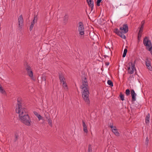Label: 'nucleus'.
I'll return each instance as SVG.
<instances>
[{"label": "nucleus", "instance_id": "13", "mask_svg": "<svg viewBox=\"0 0 152 152\" xmlns=\"http://www.w3.org/2000/svg\"><path fill=\"white\" fill-rule=\"evenodd\" d=\"M33 113L38 118L39 121L43 119V117L42 116L39 114L37 112L34 111Z\"/></svg>", "mask_w": 152, "mask_h": 152}, {"label": "nucleus", "instance_id": "4", "mask_svg": "<svg viewBox=\"0 0 152 152\" xmlns=\"http://www.w3.org/2000/svg\"><path fill=\"white\" fill-rule=\"evenodd\" d=\"M47 75L45 73L43 74L41 77H38V81L39 83L43 85H46V80Z\"/></svg>", "mask_w": 152, "mask_h": 152}, {"label": "nucleus", "instance_id": "37", "mask_svg": "<svg viewBox=\"0 0 152 152\" xmlns=\"http://www.w3.org/2000/svg\"><path fill=\"white\" fill-rule=\"evenodd\" d=\"M132 70H130L128 72V73L130 74H132L134 73V70L133 69H132Z\"/></svg>", "mask_w": 152, "mask_h": 152}, {"label": "nucleus", "instance_id": "51", "mask_svg": "<svg viewBox=\"0 0 152 152\" xmlns=\"http://www.w3.org/2000/svg\"><path fill=\"white\" fill-rule=\"evenodd\" d=\"M86 14H87V15H88V17H89V16L88 15V13H87V12L86 10Z\"/></svg>", "mask_w": 152, "mask_h": 152}, {"label": "nucleus", "instance_id": "44", "mask_svg": "<svg viewBox=\"0 0 152 152\" xmlns=\"http://www.w3.org/2000/svg\"><path fill=\"white\" fill-rule=\"evenodd\" d=\"M63 88L65 90H67L68 89V86H63Z\"/></svg>", "mask_w": 152, "mask_h": 152}, {"label": "nucleus", "instance_id": "48", "mask_svg": "<svg viewBox=\"0 0 152 152\" xmlns=\"http://www.w3.org/2000/svg\"><path fill=\"white\" fill-rule=\"evenodd\" d=\"M142 24V23H143V25H144V23H145V21L143 20L141 23Z\"/></svg>", "mask_w": 152, "mask_h": 152}, {"label": "nucleus", "instance_id": "52", "mask_svg": "<svg viewBox=\"0 0 152 152\" xmlns=\"http://www.w3.org/2000/svg\"><path fill=\"white\" fill-rule=\"evenodd\" d=\"M136 60H135L134 61V63H133V64H135V62H136Z\"/></svg>", "mask_w": 152, "mask_h": 152}, {"label": "nucleus", "instance_id": "56", "mask_svg": "<svg viewBox=\"0 0 152 152\" xmlns=\"http://www.w3.org/2000/svg\"><path fill=\"white\" fill-rule=\"evenodd\" d=\"M12 1H14V0H12Z\"/></svg>", "mask_w": 152, "mask_h": 152}, {"label": "nucleus", "instance_id": "21", "mask_svg": "<svg viewBox=\"0 0 152 152\" xmlns=\"http://www.w3.org/2000/svg\"><path fill=\"white\" fill-rule=\"evenodd\" d=\"M119 96L120 97V99L122 101H124V94H123L122 92H120Z\"/></svg>", "mask_w": 152, "mask_h": 152}, {"label": "nucleus", "instance_id": "7", "mask_svg": "<svg viewBox=\"0 0 152 152\" xmlns=\"http://www.w3.org/2000/svg\"><path fill=\"white\" fill-rule=\"evenodd\" d=\"M120 30L123 33L126 34L129 31L128 27L127 24H124L123 25L122 27L120 28Z\"/></svg>", "mask_w": 152, "mask_h": 152}, {"label": "nucleus", "instance_id": "18", "mask_svg": "<svg viewBox=\"0 0 152 152\" xmlns=\"http://www.w3.org/2000/svg\"><path fill=\"white\" fill-rule=\"evenodd\" d=\"M68 15H65L64 16V23H65V24L66 23H67V21L68 20Z\"/></svg>", "mask_w": 152, "mask_h": 152}, {"label": "nucleus", "instance_id": "23", "mask_svg": "<svg viewBox=\"0 0 152 152\" xmlns=\"http://www.w3.org/2000/svg\"><path fill=\"white\" fill-rule=\"evenodd\" d=\"M45 115V117L47 119V121H48V119H49L50 118V115L48 113H46L44 114Z\"/></svg>", "mask_w": 152, "mask_h": 152}, {"label": "nucleus", "instance_id": "50", "mask_svg": "<svg viewBox=\"0 0 152 152\" xmlns=\"http://www.w3.org/2000/svg\"><path fill=\"white\" fill-rule=\"evenodd\" d=\"M140 39H138V42L139 43V42H140Z\"/></svg>", "mask_w": 152, "mask_h": 152}, {"label": "nucleus", "instance_id": "9", "mask_svg": "<svg viewBox=\"0 0 152 152\" xmlns=\"http://www.w3.org/2000/svg\"><path fill=\"white\" fill-rule=\"evenodd\" d=\"M151 61L148 58H146L145 60V64L147 68L150 71H152V67L151 65Z\"/></svg>", "mask_w": 152, "mask_h": 152}, {"label": "nucleus", "instance_id": "6", "mask_svg": "<svg viewBox=\"0 0 152 152\" xmlns=\"http://www.w3.org/2000/svg\"><path fill=\"white\" fill-rule=\"evenodd\" d=\"M58 75L61 82L63 83V86H67L63 74L60 72L58 73Z\"/></svg>", "mask_w": 152, "mask_h": 152}, {"label": "nucleus", "instance_id": "17", "mask_svg": "<svg viewBox=\"0 0 152 152\" xmlns=\"http://www.w3.org/2000/svg\"><path fill=\"white\" fill-rule=\"evenodd\" d=\"M37 19L38 17H37V15H34V19L31 23L34 25L35 22H37Z\"/></svg>", "mask_w": 152, "mask_h": 152}, {"label": "nucleus", "instance_id": "27", "mask_svg": "<svg viewBox=\"0 0 152 152\" xmlns=\"http://www.w3.org/2000/svg\"><path fill=\"white\" fill-rule=\"evenodd\" d=\"M92 150L91 147V145L90 144H89L88 146V152H92Z\"/></svg>", "mask_w": 152, "mask_h": 152}, {"label": "nucleus", "instance_id": "22", "mask_svg": "<svg viewBox=\"0 0 152 152\" xmlns=\"http://www.w3.org/2000/svg\"><path fill=\"white\" fill-rule=\"evenodd\" d=\"M108 50H105V52L106 54L107 55H110V52H112L110 49V48L109 47H108Z\"/></svg>", "mask_w": 152, "mask_h": 152}, {"label": "nucleus", "instance_id": "25", "mask_svg": "<svg viewBox=\"0 0 152 152\" xmlns=\"http://www.w3.org/2000/svg\"><path fill=\"white\" fill-rule=\"evenodd\" d=\"M127 49L126 48H125L124 50V53L122 55V57L123 58H124L126 56V55L127 53Z\"/></svg>", "mask_w": 152, "mask_h": 152}, {"label": "nucleus", "instance_id": "30", "mask_svg": "<svg viewBox=\"0 0 152 152\" xmlns=\"http://www.w3.org/2000/svg\"><path fill=\"white\" fill-rule=\"evenodd\" d=\"M144 26V25H143V23H142V24L140 28V30L139 31V32L141 33H142V32L143 31V28Z\"/></svg>", "mask_w": 152, "mask_h": 152}, {"label": "nucleus", "instance_id": "45", "mask_svg": "<svg viewBox=\"0 0 152 152\" xmlns=\"http://www.w3.org/2000/svg\"><path fill=\"white\" fill-rule=\"evenodd\" d=\"M110 128H111L112 129H113V128H114V127H113V124L112 125L111 123L110 124Z\"/></svg>", "mask_w": 152, "mask_h": 152}, {"label": "nucleus", "instance_id": "2", "mask_svg": "<svg viewBox=\"0 0 152 152\" xmlns=\"http://www.w3.org/2000/svg\"><path fill=\"white\" fill-rule=\"evenodd\" d=\"M88 87V86H81L80 88L82 89L83 91L82 95L83 99L87 104H89L90 103V101Z\"/></svg>", "mask_w": 152, "mask_h": 152}, {"label": "nucleus", "instance_id": "33", "mask_svg": "<svg viewBox=\"0 0 152 152\" xmlns=\"http://www.w3.org/2000/svg\"><path fill=\"white\" fill-rule=\"evenodd\" d=\"M83 131L86 133H87L88 132V131L87 130V126H83Z\"/></svg>", "mask_w": 152, "mask_h": 152}, {"label": "nucleus", "instance_id": "3", "mask_svg": "<svg viewBox=\"0 0 152 152\" xmlns=\"http://www.w3.org/2000/svg\"><path fill=\"white\" fill-rule=\"evenodd\" d=\"M143 43L146 47V49L148 51H150L152 49V43L151 41L149 39L148 37H145L144 39Z\"/></svg>", "mask_w": 152, "mask_h": 152}, {"label": "nucleus", "instance_id": "54", "mask_svg": "<svg viewBox=\"0 0 152 152\" xmlns=\"http://www.w3.org/2000/svg\"><path fill=\"white\" fill-rule=\"evenodd\" d=\"M122 15H119V17H121Z\"/></svg>", "mask_w": 152, "mask_h": 152}, {"label": "nucleus", "instance_id": "11", "mask_svg": "<svg viewBox=\"0 0 152 152\" xmlns=\"http://www.w3.org/2000/svg\"><path fill=\"white\" fill-rule=\"evenodd\" d=\"M87 1L89 6L91 7V12H92L94 8V2L92 0H87Z\"/></svg>", "mask_w": 152, "mask_h": 152}, {"label": "nucleus", "instance_id": "47", "mask_svg": "<svg viewBox=\"0 0 152 152\" xmlns=\"http://www.w3.org/2000/svg\"><path fill=\"white\" fill-rule=\"evenodd\" d=\"M109 64V63L108 62H107L105 63V64L106 65H108Z\"/></svg>", "mask_w": 152, "mask_h": 152}, {"label": "nucleus", "instance_id": "39", "mask_svg": "<svg viewBox=\"0 0 152 152\" xmlns=\"http://www.w3.org/2000/svg\"><path fill=\"white\" fill-rule=\"evenodd\" d=\"M34 26V25L31 23V24L30 25V26L29 30H30V31H31L32 30Z\"/></svg>", "mask_w": 152, "mask_h": 152}, {"label": "nucleus", "instance_id": "41", "mask_svg": "<svg viewBox=\"0 0 152 152\" xmlns=\"http://www.w3.org/2000/svg\"><path fill=\"white\" fill-rule=\"evenodd\" d=\"M82 123H83V126H86V125L85 124V123L84 120H82Z\"/></svg>", "mask_w": 152, "mask_h": 152}, {"label": "nucleus", "instance_id": "10", "mask_svg": "<svg viewBox=\"0 0 152 152\" xmlns=\"http://www.w3.org/2000/svg\"><path fill=\"white\" fill-rule=\"evenodd\" d=\"M131 94L132 96V102H134L136 100V96L137 95L134 91L133 90H131Z\"/></svg>", "mask_w": 152, "mask_h": 152}, {"label": "nucleus", "instance_id": "49", "mask_svg": "<svg viewBox=\"0 0 152 152\" xmlns=\"http://www.w3.org/2000/svg\"><path fill=\"white\" fill-rule=\"evenodd\" d=\"M108 45H109V46L110 47H111V45L110 44V43H109V42H108Z\"/></svg>", "mask_w": 152, "mask_h": 152}, {"label": "nucleus", "instance_id": "42", "mask_svg": "<svg viewBox=\"0 0 152 152\" xmlns=\"http://www.w3.org/2000/svg\"><path fill=\"white\" fill-rule=\"evenodd\" d=\"M97 37V36L96 35V34L95 35H93V36L92 37V39H94H94H96Z\"/></svg>", "mask_w": 152, "mask_h": 152}, {"label": "nucleus", "instance_id": "38", "mask_svg": "<svg viewBox=\"0 0 152 152\" xmlns=\"http://www.w3.org/2000/svg\"><path fill=\"white\" fill-rule=\"evenodd\" d=\"M148 137H147L146 140H145V144L146 145V146H147L148 144Z\"/></svg>", "mask_w": 152, "mask_h": 152}, {"label": "nucleus", "instance_id": "20", "mask_svg": "<svg viewBox=\"0 0 152 152\" xmlns=\"http://www.w3.org/2000/svg\"><path fill=\"white\" fill-rule=\"evenodd\" d=\"M27 73L30 77H32L33 76V73L31 70H29L27 72Z\"/></svg>", "mask_w": 152, "mask_h": 152}, {"label": "nucleus", "instance_id": "55", "mask_svg": "<svg viewBox=\"0 0 152 152\" xmlns=\"http://www.w3.org/2000/svg\"><path fill=\"white\" fill-rule=\"evenodd\" d=\"M112 86H110L109 87H112Z\"/></svg>", "mask_w": 152, "mask_h": 152}, {"label": "nucleus", "instance_id": "8", "mask_svg": "<svg viewBox=\"0 0 152 152\" xmlns=\"http://www.w3.org/2000/svg\"><path fill=\"white\" fill-rule=\"evenodd\" d=\"M18 23L19 30L22 28V26L23 25V20L22 15H20L18 18Z\"/></svg>", "mask_w": 152, "mask_h": 152}, {"label": "nucleus", "instance_id": "15", "mask_svg": "<svg viewBox=\"0 0 152 152\" xmlns=\"http://www.w3.org/2000/svg\"><path fill=\"white\" fill-rule=\"evenodd\" d=\"M150 116V114L148 113L147 115L145 118L146 124H148L149 123Z\"/></svg>", "mask_w": 152, "mask_h": 152}, {"label": "nucleus", "instance_id": "35", "mask_svg": "<svg viewBox=\"0 0 152 152\" xmlns=\"http://www.w3.org/2000/svg\"><path fill=\"white\" fill-rule=\"evenodd\" d=\"M117 130L118 129H116V127L114 126V128L112 129V131L114 133H115Z\"/></svg>", "mask_w": 152, "mask_h": 152}, {"label": "nucleus", "instance_id": "40", "mask_svg": "<svg viewBox=\"0 0 152 152\" xmlns=\"http://www.w3.org/2000/svg\"><path fill=\"white\" fill-rule=\"evenodd\" d=\"M114 134L116 135V136H119V132H118V130H117V131L115 132V133H114Z\"/></svg>", "mask_w": 152, "mask_h": 152}, {"label": "nucleus", "instance_id": "46", "mask_svg": "<svg viewBox=\"0 0 152 152\" xmlns=\"http://www.w3.org/2000/svg\"><path fill=\"white\" fill-rule=\"evenodd\" d=\"M137 86H139V85H140V82L139 81V80H138L137 82Z\"/></svg>", "mask_w": 152, "mask_h": 152}, {"label": "nucleus", "instance_id": "57", "mask_svg": "<svg viewBox=\"0 0 152 152\" xmlns=\"http://www.w3.org/2000/svg\"><path fill=\"white\" fill-rule=\"evenodd\" d=\"M0 86H1L0 84Z\"/></svg>", "mask_w": 152, "mask_h": 152}, {"label": "nucleus", "instance_id": "14", "mask_svg": "<svg viewBox=\"0 0 152 152\" xmlns=\"http://www.w3.org/2000/svg\"><path fill=\"white\" fill-rule=\"evenodd\" d=\"M24 66L25 69L26 70L27 72H28V71L29 70H31V67L29 66V65L28 64V63L27 62H26V64H24Z\"/></svg>", "mask_w": 152, "mask_h": 152}, {"label": "nucleus", "instance_id": "53", "mask_svg": "<svg viewBox=\"0 0 152 152\" xmlns=\"http://www.w3.org/2000/svg\"><path fill=\"white\" fill-rule=\"evenodd\" d=\"M104 58H105L106 57H108L106 55H104Z\"/></svg>", "mask_w": 152, "mask_h": 152}, {"label": "nucleus", "instance_id": "19", "mask_svg": "<svg viewBox=\"0 0 152 152\" xmlns=\"http://www.w3.org/2000/svg\"><path fill=\"white\" fill-rule=\"evenodd\" d=\"M122 31H120L119 30L118 28H115V30L114 32L116 33L117 35H119V34H121V32Z\"/></svg>", "mask_w": 152, "mask_h": 152}, {"label": "nucleus", "instance_id": "1", "mask_svg": "<svg viewBox=\"0 0 152 152\" xmlns=\"http://www.w3.org/2000/svg\"><path fill=\"white\" fill-rule=\"evenodd\" d=\"M20 98L17 99L18 108H16V112L19 114V117L22 122L26 125L30 126L31 125V120L28 113L27 109L22 107V101Z\"/></svg>", "mask_w": 152, "mask_h": 152}, {"label": "nucleus", "instance_id": "31", "mask_svg": "<svg viewBox=\"0 0 152 152\" xmlns=\"http://www.w3.org/2000/svg\"><path fill=\"white\" fill-rule=\"evenodd\" d=\"M125 94L127 96H128L130 94V91L129 89H127L125 92Z\"/></svg>", "mask_w": 152, "mask_h": 152}, {"label": "nucleus", "instance_id": "32", "mask_svg": "<svg viewBox=\"0 0 152 152\" xmlns=\"http://www.w3.org/2000/svg\"><path fill=\"white\" fill-rule=\"evenodd\" d=\"M15 138L14 139V141L16 142L17 141V140L18 139V135L17 133H15Z\"/></svg>", "mask_w": 152, "mask_h": 152}, {"label": "nucleus", "instance_id": "28", "mask_svg": "<svg viewBox=\"0 0 152 152\" xmlns=\"http://www.w3.org/2000/svg\"><path fill=\"white\" fill-rule=\"evenodd\" d=\"M107 84L109 86H113V83L110 80H108L107 81Z\"/></svg>", "mask_w": 152, "mask_h": 152}, {"label": "nucleus", "instance_id": "16", "mask_svg": "<svg viewBox=\"0 0 152 152\" xmlns=\"http://www.w3.org/2000/svg\"><path fill=\"white\" fill-rule=\"evenodd\" d=\"M0 92L1 94L4 95L6 94V92L2 86H0Z\"/></svg>", "mask_w": 152, "mask_h": 152}, {"label": "nucleus", "instance_id": "36", "mask_svg": "<svg viewBox=\"0 0 152 152\" xmlns=\"http://www.w3.org/2000/svg\"><path fill=\"white\" fill-rule=\"evenodd\" d=\"M141 33L138 32V36L137 37V39H140L141 36H142V34H141Z\"/></svg>", "mask_w": 152, "mask_h": 152}, {"label": "nucleus", "instance_id": "29", "mask_svg": "<svg viewBox=\"0 0 152 152\" xmlns=\"http://www.w3.org/2000/svg\"><path fill=\"white\" fill-rule=\"evenodd\" d=\"M131 65V68L132 69H134L135 70V71H136V69H135V64H133V63L132 62H130Z\"/></svg>", "mask_w": 152, "mask_h": 152}, {"label": "nucleus", "instance_id": "12", "mask_svg": "<svg viewBox=\"0 0 152 152\" xmlns=\"http://www.w3.org/2000/svg\"><path fill=\"white\" fill-rule=\"evenodd\" d=\"M82 80L83 83V86H88V83L86 78V77H83Z\"/></svg>", "mask_w": 152, "mask_h": 152}, {"label": "nucleus", "instance_id": "5", "mask_svg": "<svg viewBox=\"0 0 152 152\" xmlns=\"http://www.w3.org/2000/svg\"><path fill=\"white\" fill-rule=\"evenodd\" d=\"M79 26L78 27V31L79 34L81 35L84 34V25L82 22H80L78 23Z\"/></svg>", "mask_w": 152, "mask_h": 152}, {"label": "nucleus", "instance_id": "43", "mask_svg": "<svg viewBox=\"0 0 152 152\" xmlns=\"http://www.w3.org/2000/svg\"><path fill=\"white\" fill-rule=\"evenodd\" d=\"M130 62H129V63H128V64L129 65V66L128 67V72L130 70Z\"/></svg>", "mask_w": 152, "mask_h": 152}, {"label": "nucleus", "instance_id": "34", "mask_svg": "<svg viewBox=\"0 0 152 152\" xmlns=\"http://www.w3.org/2000/svg\"><path fill=\"white\" fill-rule=\"evenodd\" d=\"M102 0H97L96 2V5L98 6H100V3L101 2Z\"/></svg>", "mask_w": 152, "mask_h": 152}, {"label": "nucleus", "instance_id": "26", "mask_svg": "<svg viewBox=\"0 0 152 152\" xmlns=\"http://www.w3.org/2000/svg\"><path fill=\"white\" fill-rule=\"evenodd\" d=\"M49 125L51 127L52 126V121L50 118L47 121Z\"/></svg>", "mask_w": 152, "mask_h": 152}, {"label": "nucleus", "instance_id": "24", "mask_svg": "<svg viewBox=\"0 0 152 152\" xmlns=\"http://www.w3.org/2000/svg\"><path fill=\"white\" fill-rule=\"evenodd\" d=\"M121 38L125 39L126 38V36L123 34V33L122 32H121V34H119V35H118Z\"/></svg>", "mask_w": 152, "mask_h": 152}]
</instances>
